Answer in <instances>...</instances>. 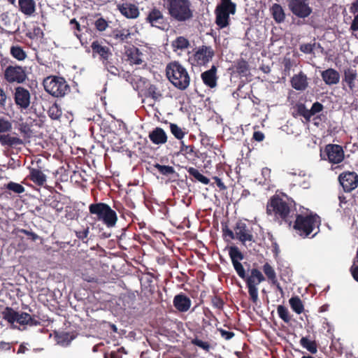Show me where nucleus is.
<instances>
[{
    "label": "nucleus",
    "instance_id": "6e6d98bb",
    "mask_svg": "<svg viewBox=\"0 0 358 358\" xmlns=\"http://www.w3.org/2000/svg\"><path fill=\"white\" fill-rule=\"evenodd\" d=\"M8 343L4 341L0 342V352H6L9 351L12 349L13 352H15V348L13 347V344L17 343Z\"/></svg>",
    "mask_w": 358,
    "mask_h": 358
},
{
    "label": "nucleus",
    "instance_id": "052dcab7",
    "mask_svg": "<svg viewBox=\"0 0 358 358\" xmlns=\"http://www.w3.org/2000/svg\"><path fill=\"white\" fill-rule=\"evenodd\" d=\"M218 331L220 333V335L222 338H224L225 340H230L234 336V333L232 331H228L227 330H224L223 329H218Z\"/></svg>",
    "mask_w": 358,
    "mask_h": 358
},
{
    "label": "nucleus",
    "instance_id": "c9c22d12",
    "mask_svg": "<svg viewBox=\"0 0 358 358\" xmlns=\"http://www.w3.org/2000/svg\"><path fill=\"white\" fill-rule=\"evenodd\" d=\"M189 46V42L187 38L184 36H178L171 43V47L173 52L178 50H185Z\"/></svg>",
    "mask_w": 358,
    "mask_h": 358
},
{
    "label": "nucleus",
    "instance_id": "2f4dec72",
    "mask_svg": "<svg viewBox=\"0 0 358 358\" xmlns=\"http://www.w3.org/2000/svg\"><path fill=\"white\" fill-rule=\"evenodd\" d=\"M235 72L241 77H247L250 75V68L247 61L243 59H238L234 66Z\"/></svg>",
    "mask_w": 358,
    "mask_h": 358
},
{
    "label": "nucleus",
    "instance_id": "4468645a",
    "mask_svg": "<svg viewBox=\"0 0 358 358\" xmlns=\"http://www.w3.org/2000/svg\"><path fill=\"white\" fill-rule=\"evenodd\" d=\"M215 55V51L211 46L201 45L189 58L192 64L194 66H206L212 60Z\"/></svg>",
    "mask_w": 358,
    "mask_h": 358
},
{
    "label": "nucleus",
    "instance_id": "9d476101",
    "mask_svg": "<svg viewBox=\"0 0 358 358\" xmlns=\"http://www.w3.org/2000/svg\"><path fill=\"white\" fill-rule=\"evenodd\" d=\"M243 280L245 281L248 288L250 299L253 303L257 304L259 300L257 285L265 280L264 275L257 268H252L250 272V275H246V278Z\"/></svg>",
    "mask_w": 358,
    "mask_h": 358
},
{
    "label": "nucleus",
    "instance_id": "5701e85b",
    "mask_svg": "<svg viewBox=\"0 0 358 358\" xmlns=\"http://www.w3.org/2000/svg\"><path fill=\"white\" fill-rule=\"evenodd\" d=\"M291 85L296 90H305L308 85L306 75L302 71L295 74L291 79Z\"/></svg>",
    "mask_w": 358,
    "mask_h": 358
},
{
    "label": "nucleus",
    "instance_id": "0eeeda50",
    "mask_svg": "<svg viewBox=\"0 0 358 358\" xmlns=\"http://www.w3.org/2000/svg\"><path fill=\"white\" fill-rule=\"evenodd\" d=\"M45 90L54 97L62 98L69 94L71 87L66 80L60 76H48L43 80Z\"/></svg>",
    "mask_w": 358,
    "mask_h": 358
},
{
    "label": "nucleus",
    "instance_id": "b1692460",
    "mask_svg": "<svg viewBox=\"0 0 358 358\" xmlns=\"http://www.w3.org/2000/svg\"><path fill=\"white\" fill-rule=\"evenodd\" d=\"M149 138L155 145H162L167 142V135L161 127H156L149 133Z\"/></svg>",
    "mask_w": 358,
    "mask_h": 358
},
{
    "label": "nucleus",
    "instance_id": "338daca9",
    "mask_svg": "<svg viewBox=\"0 0 358 358\" xmlns=\"http://www.w3.org/2000/svg\"><path fill=\"white\" fill-rule=\"evenodd\" d=\"M350 271L354 280L358 282V265L353 264Z\"/></svg>",
    "mask_w": 358,
    "mask_h": 358
},
{
    "label": "nucleus",
    "instance_id": "8fccbe9b",
    "mask_svg": "<svg viewBox=\"0 0 358 358\" xmlns=\"http://www.w3.org/2000/svg\"><path fill=\"white\" fill-rule=\"evenodd\" d=\"M148 96L155 100L159 99L162 96V94L155 85H150L147 89Z\"/></svg>",
    "mask_w": 358,
    "mask_h": 358
},
{
    "label": "nucleus",
    "instance_id": "a19ab883",
    "mask_svg": "<svg viewBox=\"0 0 358 358\" xmlns=\"http://www.w3.org/2000/svg\"><path fill=\"white\" fill-rule=\"evenodd\" d=\"M48 114L52 120H58L62 115V110L59 105L55 103L49 108Z\"/></svg>",
    "mask_w": 358,
    "mask_h": 358
},
{
    "label": "nucleus",
    "instance_id": "39448f33",
    "mask_svg": "<svg viewBox=\"0 0 358 358\" xmlns=\"http://www.w3.org/2000/svg\"><path fill=\"white\" fill-rule=\"evenodd\" d=\"M94 58L98 57L105 69L112 75L119 74V69L113 59V53L109 47L98 40L94 41L90 45Z\"/></svg>",
    "mask_w": 358,
    "mask_h": 358
},
{
    "label": "nucleus",
    "instance_id": "864d4df0",
    "mask_svg": "<svg viewBox=\"0 0 358 358\" xmlns=\"http://www.w3.org/2000/svg\"><path fill=\"white\" fill-rule=\"evenodd\" d=\"M324 108V106L322 103H320L318 101L315 102L311 108L309 110L310 113V119L311 117L314 115H315L317 113L321 112Z\"/></svg>",
    "mask_w": 358,
    "mask_h": 358
},
{
    "label": "nucleus",
    "instance_id": "7c9ffc66",
    "mask_svg": "<svg viewBox=\"0 0 358 358\" xmlns=\"http://www.w3.org/2000/svg\"><path fill=\"white\" fill-rule=\"evenodd\" d=\"M343 82L348 84L349 88L352 90L355 87V80L357 77V70L352 68L344 69Z\"/></svg>",
    "mask_w": 358,
    "mask_h": 358
},
{
    "label": "nucleus",
    "instance_id": "ddd939ff",
    "mask_svg": "<svg viewBox=\"0 0 358 358\" xmlns=\"http://www.w3.org/2000/svg\"><path fill=\"white\" fill-rule=\"evenodd\" d=\"M287 6L292 13L299 18L305 19L313 13L309 0H287Z\"/></svg>",
    "mask_w": 358,
    "mask_h": 358
},
{
    "label": "nucleus",
    "instance_id": "a211bd4d",
    "mask_svg": "<svg viewBox=\"0 0 358 358\" xmlns=\"http://www.w3.org/2000/svg\"><path fill=\"white\" fill-rule=\"evenodd\" d=\"M229 255L238 275L242 279H245L247 275L245 268L240 262V261L244 259L243 254L240 251L238 247L231 246L229 248Z\"/></svg>",
    "mask_w": 358,
    "mask_h": 358
},
{
    "label": "nucleus",
    "instance_id": "a18cd8bd",
    "mask_svg": "<svg viewBox=\"0 0 358 358\" xmlns=\"http://www.w3.org/2000/svg\"><path fill=\"white\" fill-rule=\"evenodd\" d=\"M94 24L97 31H103L108 27L109 22L103 17H99L94 21Z\"/></svg>",
    "mask_w": 358,
    "mask_h": 358
},
{
    "label": "nucleus",
    "instance_id": "7ed1b4c3",
    "mask_svg": "<svg viewBox=\"0 0 358 358\" xmlns=\"http://www.w3.org/2000/svg\"><path fill=\"white\" fill-rule=\"evenodd\" d=\"M166 8L170 17L176 22H189L194 17V10L190 0H166Z\"/></svg>",
    "mask_w": 358,
    "mask_h": 358
},
{
    "label": "nucleus",
    "instance_id": "09e8293b",
    "mask_svg": "<svg viewBox=\"0 0 358 358\" xmlns=\"http://www.w3.org/2000/svg\"><path fill=\"white\" fill-rule=\"evenodd\" d=\"M10 101L7 92L0 86V109L5 110L7 103Z\"/></svg>",
    "mask_w": 358,
    "mask_h": 358
},
{
    "label": "nucleus",
    "instance_id": "f3484780",
    "mask_svg": "<svg viewBox=\"0 0 358 358\" xmlns=\"http://www.w3.org/2000/svg\"><path fill=\"white\" fill-rule=\"evenodd\" d=\"M236 233V239L238 240L243 245L247 241L255 243V237L252 234V229L244 222L239 220L234 228Z\"/></svg>",
    "mask_w": 358,
    "mask_h": 358
},
{
    "label": "nucleus",
    "instance_id": "2eb2a0df",
    "mask_svg": "<svg viewBox=\"0 0 358 358\" xmlns=\"http://www.w3.org/2000/svg\"><path fill=\"white\" fill-rule=\"evenodd\" d=\"M338 181L345 193H351L358 187V174L353 171H345L340 173Z\"/></svg>",
    "mask_w": 358,
    "mask_h": 358
},
{
    "label": "nucleus",
    "instance_id": "69168bd1",
    "mask_svg": "<svg viewBox=\"0 0 358 358\" xmlns=\"http://www.w3.org/2000/svg\"><path fill=\"white\" fill-rule=\"evenodd\" d=\"M1 20L3 22V24L8 26L10 24V19L8 13H3L0 16Z\"/></svg>",
    "mask_w": 358,
    "mask_h": 358
},
{
    "label": "nucleus",
    "instance_id": "0e129e2a",
    "mask_svg": "<svg viewBox=\"0 0 358 358\" xmlns=\"http://www.w3.org/2000/svg\"><path fill=\"white\" fill-rule=\"evenodd\" d=\"M20 232L22 234H24L28 236H30L31 240L34 241H35L39 238V236L36 233H34L31 231H28L27 229H22L20 230Z\"/></svg>",
    "mask_w": 358,
    "mask_h": 358
},
{
    "label": "nucleus",
    "instance_id": "412c9836",
    "mask_svg": "<svg viewBox=\"0 0 358 358\" xmlns=\"http://www.w3.org/2000/svg\"><path fill=\"white\" fill-rule=\"evenodd\" d=\"M117 10L127 19H136L140 15L138 6L130 3L118 4Z\"/></svg>",
    "mask_w": 358,
    "mask_h": 358
},
{
    "label": "nucleus",
    "instance_id": "de8ad7c7",
    "mask_svg": "<svg viewBox=\"0 0 358 358\" xmlns=\"http://www.w3.org/2000/svg\"><path fill=\"white\" fill-rule=\"evenodd\" d=\"M11 129L12 123L4 117H0V134L9 132Z\"/></svg>",
    "mask_w": 358,
    "mask_h": 358
},
{
    "label": "nucleus",
    "instance_id": "f03ea898",
    "mask_svg": "<svg viewBox=\"0 0 358 358\" xmlns=\"http://www.w3.org/2000/svg\"><path fill=\"white\" fill-rule=\"evenodd\" d=\"M293 229L301 237L313 238L320 232V217L313 212L294 215Z\"/></svg>",
    "mask_w": 358,
    "mask_h": 358
},
{
    "label": "nucleus",
    "instance_id": "680f3d73",
    "mask_svg": "<svg viewBox=\"0 0 358 358\" xmlns=\"http://www.w3.org/2000/svg\"><path fill=\"white\" fill-rule=\"evenodd\" d=\"M212 303L214 307L222 309L223 308L224 302L223 300L217 296H214L212 299Z\"/></svg>",
    "mask_w": 358,
    "mask_h": 358
},
{
    "label": "nucleus",
    "instance_id": "774afa93",
    "mask_svg": "<svg viewBox=\"0 0 358 358\" xmlns=\"http://www.w3.org/2000/svg\"><path fill=\"white\" fill-rule=\"evenodd\" d=\"M19 131L21 134H28L31 132V129L28 124L25 123H22L20 124Z\"/></svg>",
    "mask_w": 358,
    "mask_h": 358
},
{
    "label": "nucleus",
    "instance_id": "bf43d9fd",
    "mask_svg": "<svg viewBox=\"0 0 358 358\" xmlns=\"http://www.w3.org/2000/svg\"><path fill=\"white\" fill-rule=\"evenodd\" d=\"M13 61L10 60L8 57H1L0 59V66L1 69L4 71L5 69L10 66H13Z\"/></svg>",
    "mask_w": 358,
    "mask_h": 358
},
{
    "label": "nucleus",
    "instance_id": "a878e982",
    "mask_svg": "<svg viewBox=\"0 0 358 358\" xmlns=\"http://www.w3.org/2000/svg\"><path fill=\"white\" fill-rule=\"evenodd\" d=\"M0 144L3 147L15 148L17 145L24 144L22 139L19 137L11 136L9 134H0Z\"/></svg>",
    "mask_w": 358,
    "mask_h": 358
},
{
    "label": "nucleus",
    "instance_id": "c756f323",
    "mask_svg": "<svg viewBox=\"0 0 358 358\" xmlns=\"http://www.w3.org/2000/svg\"><path fill=\"white\" fill-rule=\"evenodd\" d=\"M29 179L36 185L43 186L46 182V176L39 169L32 168L30 169Z\"/></svg>",
    "mask_w": 358,
    "mask_h": 358
},
{
    "label": "nucleus",
    "instance_id": "c85d7f7f",
    "mask_svg": "<svg viewBox=\"0 0 358 358\" xmlns=\"http://www.w3.org/2000/svg\"><path fill=\"white\" fill-rule=\"evenodd\" d=\"M131 35L130 30L126 28H117L113 29L111 33V37L120 43L127 42L128 39L131 38Z\"/></svg>",
    "mask_w": 358,
    "mask_h": 358
},
{
    "label": "nucleus",
    "instance_id": "20e7f679",
    "mask_svg": "<svg viewBox=\"0 0 358 358\" xmlns=\"http://www.w3.org/2000/svg\"><path fill=\"white\" fill-rule=\"evenodd\" d=\"M166 76L170 83L180 90H185L189 85L190 76L187 69L178 61L167 64Z\"/></svg>",
    "mask_w": 358,
    "mask_h": 358
},
{
    "label": "nucleus",
    "instance_id": "c03bdc74",
    "mask_svg": "<svg viewBox=\"0 0 358 358\" xmlns=\"http://www.w3.org/2000/svg\"><path fill=\"white\" fill-rule=\"evenodd\" d=\"M155 168L157 169L159 173L163 176H169L175 173V169L173 166L161 165L159 164H156Z\"/></svg>",
    "mask_w": 358,
    "mask_h": 358
},
{
    "label": "nucleus",
    "instance_id": "4d7b16f0",
    "mask_svg": "<svg viewBox=\"0 0 358 358\" xmlns=\"http://www.w3.org/2000/svg\"><path fill=\"white\" fill-rule=\"evenodd\" d=\"M223 236H228L231 239H236V233L234 230L230 229L227 225L222 227Z\"/></svg>",
    "mask_w": 358,
    "mask_h": 358
},
{
    "label": "nucleus",
    "instance_id": "bb28decb",
    "mask_svg": "<svg viewBox=\"0 0 358 358\" xmlns=\"http://www.w3.org/2000/svg\"><path fill=\"white\" fill-rule=\"evenodd\" d=\"M125 55L127 57V60L133 64H141L143 60L141 59L142 53L139 49L134 45L129 47L125 50Z\"/></svg>",
    "mask_w": 358,
    "mask_h": 358
},
{
    "label": "nucleus",
    "instance_id": "dca6fc26",
    "mask_svg": "<svg viewBox=\"0 0 358 358\" xmlns=\"http://www.w3.org/2000/svg\"><path fill=\"white\" fill-rule=\"evenodd\" d=\"M13 99L17 108L21 111L27 110L31 103L30 92L22 86H17L15 88Z\"/></svg>",
    "mask_w": 358,
    "mask_h": 358
},
{
    "label": "nucleus",
    "instance_id": "6e6552de",
    "mask_svg": "<svg viewBox=\"0 0 358 358\" xmlns=\"http://www.w3.org/2000/svg\"><path fill=\"white\" fill-rule=\"evenodd\" d=\"M3 318L9 324L14 325L15 323L20 326H38L41 322L25 312H17L10 307H6L2 311ZM25 327L23 328L24 329Z\"/></svg>",
    "mask_w": 358,
    "mask_h": 358
},
{
    "label": "nucleus",
    "instance_id": "6ab92c4d",
    "mask_svg": "<svg viewBox=\"0 0 358 358\" xmlns=\"http://www.w3.org/2000/svg\"><path fill=\"white\" fill-rule=\"evenodd\" d=\"M146 21L149 22L152 27L164 29L166 25V18L162 12L157 8H153L150 10Z\"/></svg>",
    "mask_w": 358,
    "mask_h": 358
},
{
    "label": "nucleus",
    "instance_id": "e433bc0d",
    "mask_svg": "<svg viewBox=\"0 0 358 358\" xmlns=\"http://www.w3.org/2000/svg\"><path fill=\"white\" fill-rule=\"evenodd\" d=\"M294 112L293 116L296 117L298 115L303 117L307 122L310 121V113L309 110L306 108L304 103H298L294 106Z\"/></svg>",
    "mask_w": 358,
    "mask_h": 358
},
{
    "label": "nucleus",
    "instance_id": "37998d69",
    "mask_svg": "<svg viewBox=\"0 0 358 358\" xmlns=\"http://www.w3.org/2000/svg\"><path fill=\"white\" fill-rule=\"evenodd\" d=\"M277 312L280 319L286 323H289L292 318L288 309L285 306L279 305L277 308Z\"/></svg>",
    "mask_w": 358,
    "mask_h": 358
},
{
    "label": "nucleus",
    "instance_id": "4c0bfd02",
    "mask_svg": "<svg viewBox=\"0 0 358 358\" xmlns=\"http://www.w3.org/2000/svg\"><path fill=\"white\" fill-rule=\"evenodd\" d=\"M299 343L303 348L311 354H315L317 352V345L315 341H310L307 337H302Z\"/></svg>",
    "mask_w": 358,
    "mask_h": 358
},
{
    "label": "nucleus",
    "instance_id": "cd10ccee",
    "mask_svg": "<svg viewBox=\"0 0 358 358\" xmlns=\"http://www.w3.org/2000/svg\"><path fill=\"white\" fill-rule=\"evenodd\" d=\"M19 10L25 15L31 16L36 11L34 0H18Z\"/></svg>",
    "mask_w": 358,
    "mask_h": 358
},
{
    "label": "nucleus",
    "instance_id": "ea45409f",
    "mask_svg": "<svg viewBox=\"0 0 358 358\" xmlns=\"http://www.w3.org/2000/svg\"><path fill=\"white\" fill-rule=\"evenodd\" d=\"M292 309L297 314H301L304 310L302 301L299 296H293L289 300Z\"/></svg>",
    "mask_w": 358,
    "mask_h": 358
},
{
    "label": "nucleus",
    "instance_id": "aec40b11",
    "mask_svg": "<svg viewBox=\"0 0 358 358\" xmlns=\"http://www.w3.org/2000/svg\"><path fill=\"white\" fill-rule=\"evenodd\" d=\"M217 67L213 65L211 68L201 74L203 84L208 87L213 89L217 85L218 76H217Z\"/></svg>",
    "mask_w": 358,
    "mask_h": 358
},
{
    "label": "nucleus",
    "instance_id": "4be33fe9",
    "mask_svg": "<svg viewBox=\"0 0 358 358\" xmlns=\"http://www.w3.org/2000/svg\"><path fill=\"white\" fill-rule=\"evenodd\" d=\"M173 303L179 312L183 313L189 309L192 301L185 294L180 293L174 296Z\"/></svg>",
    "mask_w": 358,
    "mask_h": 358
},
{
    "label": "nucleus",
    "instance_id": "473e14b6",
    "mask_svg": "<svg viewBox=\"0 0 358 358\" xmlns=\"http://www.w3.org/2000/svg\"><path fill=\"white\" fill-rule=\"evenodd\" d=\"M271 13L273 18L277 23H282L285 20V13L282 7L278 3H273L271 6Z\"/></svg>",
    "mask_w": 358,
    "mask_h": 358
},
{
    "label": "nucleus",
    "instance_id": "393cba45",
    "mask_svg": "<svg viewBox=\"0 0 358 358\" xmlns=\"http://www.w3.org/2000/svg\"><path fill=\"white\" fill-rule=\"evenodd\" d=\"M321 76L325 84L328 85H336L340 80L339 73L332 68L323 71Z\"/></svg>",
    "mask_w": 358,
    "mask_h": 358
},
{
    "label": "nucleus",
    "instance_id": "79ce46f5",
    "mask_svg": "<svg viewBox=\"0 0 358 358\" xmlns=\"http://www.w3.org/2000/svg\"><path fill=\"white\" fill-rule=\"evenodd\" d=\"M169 127L171 134L178 140H182L187 133V131H185V129L180 127L178 124L175 123H170Z\"/></svg>",
    "mask_w": 358,
    "mask_h": 358
},
{
    "label": "nucleus",
    "instance_id": "e2e57ef3",
    "mask_svg": "<svg viewBox=\"0 0 358 358\" xmlns=\"http://www.w3.org/2000/svg\"><path fill=\"white\" fill-rule=\"evenodd\" d=\"M58 341L60 343L70 342L73 338L70 336L69 333H62L57 336Z\"/></svg>",
    "mask_w": 358,
    "mask_h": 358
},
{
    "label": "nucleus",
    "instance_id": "58836bf2",
    "mask_svg": "<svg viewBox=\"0 0 358 358\" xmlns=\"http://www.w3.org/2000/svg\"><path fill=\"white\" fill-rule=\"evenodd\" d=\"M187 172L189 173L190 176H192L195 180H197L202 184L208 185L210 182V180L201 174L194 167H189L187 169Z\"/></svg>",
    "mask_w": 358,
    "mask_h": 358
},
{
    "label": "nucleus",
    "instance_id": "49530a36",
    "mask_svg": "<svg viewBox=\"0 0 358 358\" xmlns=\"http://www.w3.org/2000/svg\"><path fill=\"white\" fill-rule=\"evenodd\" d=\"M5 188L16 194L23 193L25 190L22 185L12 181L6 185Z\"/></svg>",
    "mask_w": 358,
    "mask_h": 358
},
{
    "label": "nucleus",
    "instance_id": "423d86ee",
    "mask_svg": "<svg viewBox=\"0 0 358 358\" xmlns=\"http://www.w3.org/2000/svg\"><path fill=\"white\" fill-rule=\"evenodd\" d=\"M89 212L95 215L96 220L102 222L107 227L113 228L117 222L116 212L106 203L99 202L89 206Z\"/></svg>",
    "mask_w": 358,
    "mask_h": 358
},
{
    "label": "nucleus",
    "instance_id": "13d9d810",
    "mask_svg": "<svg viewBox=\"0 0 358 358\" xmlns=\"http://www.w3.org/2000/svg\"><path fill=\"white\" fill-rule=\"evenodd\" d=\"M33 36H30L32 38H43L44 36V33L42 29L39 27H34L32 31Z\"/></svg>",
    "mask_w": 358,
    "mask_h": 358
},
{
    "label": "nucleus",
    "instance_id": "9b49d317",
    "mask_svg": "<svg viewBox=\"0 0 358 358\" xmlns=\"http://www.w3.org/2000/svg\"><path fill=\"white\" fill-rule=\"evenodd\" d=\"M3 79L10 84H22L27 79V68L15 64L3 72Z\"/></svg>",
    "mask_w": 358,
    "mask_h": 358
},
{
    "label": "nucleus",
    "instance_id": "5fc2aeb1",
    "mask_svg": "<svg viewBox=\"0 0 358 358\" xmlns=\"http://www.w3.org/2000/svg\"><path fill=\"white\" fill-rule=\"evenodd\" d=\"M90 233V229L89 227H86L85 229H83V230L79 231H75V234L76 237L81 240L83 243H86L87 241H85V238L88 236Z\"/></svg>",
    "mask_w": 358,
    "mask_h": 358
},
{
    "label": "nucleus",
    "instance_id": "603ef678",
    "mask_svg": "<svg viewBox=\"0 0 358 358\" xmlns=\"http://www.w3.org/2000/svg\"><path fill=\"white\" fill-rule=\"evenodd\" d=\"M192 343L206 351H209L210 350V344L208 342L203 341L197 338L192 339Z\"/></svg>",
    "mask_w": 358,
    "mask_h": 358
},
{
    "label": "nucleus",
    "instance_id": "f8f14e48",
    "mask_svg": "<svg viewBox=\"0 0 358 358\" xmlns=\"http://www.w3.org/2000/svg\"><path fill=\"white\" fill-rule=\"evenodd\" d=\"M322 159L329 163L338 164L342 162L345 157L343 147L337 144H327L323 150L320 152Z\"/></svg>",
    "mask_w": 358,
    "mask_h": 358
},
{
    "label": "nucleus",
    "instance_id": "f704fd0d",
    "mask_svg": "<svg viewBox=\"0 0 358 358\" xmlns=\"http://www.w3.org/2000/svg\"><path fill=\"white\" fill-rule=\"evenodd\" d=\"M10 54L19 62L24 61L27 57V52L19 45H13L10 48Z\"/></svg>",
    "mask_w": 358,
    "mask_h": 358
},
{
    "label": "nucleus",
    "instance_id": "3c124183",
    "mask_svg": "<svg viewBox=\"0 0 358 358\" xmlns=\"http://www.w3.org/2000/svg\"><path fill=\"white\" fill-rule=\"evenodd\" d=\"M315 45V43L301 44L299 47V50L305 54H312L313 53Z\"/></svg>",
    "mask_w": 358,
    "mask_h": 358
},
{
    "label": "nucleus",
    "instance_id": "f257e3e1",
    "mask_svg": "<svg viewBox=\"0 0 358 358\" xmlns=\"http://www.w3.org/2000/svg\"><path fill=\"white\" fill-rule=\"evenodd\" d=\"M266 213L273 216L275 221L280 224L292 225L294 215L296 213V204L292 199L283 194L272 196L266 205Z\"/></svg>",
    "mask_w": 358,
    "mask_h": 358
},
{
    "label": "nucleus",
    "instance_id": "72a5a7b5",
    "mask_svg": "<svg viewBox=\"0 0 358 358\" xmlns=\"http://www.w3.org/2000/svg\"><path fill=\"white\" fill-rule=\"evenodd\" d=\"M263 271L266 276L267 277L268 280L273 284V285H278V288L281 289V288L279 287V284L278 282V279L276 276L275 271L274 268L271 266V264L268 262H266L262 267Z\"/></svg>",
    "mask_w": 358,
    "mask_h": 358
},
{
    "label": "nucleus",
    "instance_id": "1a4fd4ad",
    "mask_svg": "<svg viewBox=\"0 0 358 358\" xmlns=\"http://www.w3.org/2000/svg\"><path fill=\"white\" fill-rule=\"evenodd\" d=\"M236 10V4L231 0H221L220 4L217 6L215 13V23L220 28L223 29L229 24V15H234Z\"/></svg>",
    "mask_w": 358,
    "mask_h": 358
}]
</instances>
